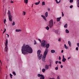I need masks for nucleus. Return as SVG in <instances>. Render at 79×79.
<instances>
[{
  "label": "nucleus",
  "mask_w": 79,
  "mask_h": 79,
  "mask_svg": "<svg viewBox=\"0 0 79 79\" xmlns=\"http://www.w3.org/2000/svg\"><path fill=\"white\" fill-rule=\"evenodd\" d=\"M22 53L23 55H26L28 53H32L33 52V50L31 47L28 45H26V44H24L21 47Z\"/></svg>",
  "instance_id": "obj_1"
},
{
  "label": "nucleus",
  "mask_w": 79,
  "mask_h": 79,
  "mask_svg": "<svg viewBox=\"0 0 79 79\" xmlns=\"http://www.w3.org/2000/svg\"><path fill=\"white\" fill-rule=\"evenodd\" d=\"M48 49L46 48L42 58V61H45V58L47 57V55L48 54Z\"/></svg>",
  "instance_id": "obj_2"
},
{
  "label": "nucleus",
  "mask_w": 79,
  "mask_h": 79,
  "mask_svg": "<svg viewBox=\"0 0 79 79\" xmlns=\"http://www.w3.org/2000/svg\"><path fill=\"white\" fill-rule=\"evenodd\" d=\"M8 14L9 21H10V22H11V21H12V18H13V16L11 15V12L9 10H8Z\"/></svg>",
  "instance_id": "obj_3"
},
{
  "label": "nucleus",
  "mask_w": 79,
  "mask_h": 79,
  "mask_svg": "<svg viewBox=\"0 0 79 79\" xmlns=\"http://www.w3.org/2000/svg\"><path fill=\"white\" fill-rule=\"evenodd\" d=\"M41 53V51L39 50L37 51V56L39 60H41L42 58V56L43 55L42 54H40Z\"/></svg>",
  "instance_id": "obj_4"
},
{
  "label": "nucleus",
  "mask_w": 79,
  "mask_h": 79,
  "mask_svg": "<svg viewBox=\"0 0 79 79\" xmlns=\"http://www.w3.org/2000/svg\"><path fill=\"white\" fill-rule=\"evenodd\" d=\"M48 26L50 28H52L53 26V19H51L49 21Z\"/></svg>",
  "instance_id": "obj_5"
},
{
  "label": "nucleus",
  "mask_w": 79,
  "mask_h": 79,
  "mask_svg": "<svg viewBox=\"0 0 79 79\" xmlns=\"http://www.w3.org/2000/svg\"><path fill=\"white\" fill-rule=\"evenodd\" d=\"M5 44V46L4 51L5 52H7L8 51V40H6Z\"/></svg>",
  "instance_id": "obj_6"
},
{
  "label": "nucleus",
  "mask_w": 79,
  "mask_h": 79,
  "mask_svg": "<svg viewBox=\"0 0 79 79\" xmlns=\"http://www.w3.org/2000/svg\"><path fill=\"white\" fill-rule=\"evenodd\" d=\"M45 45H46V44H45V41L44 40H42V43L41 44V46L42 47L45 48Z\"/></svg>",
  "instance_id": "obj_7"
},
{
  "label": "nucleus",
  "mask_w": 79,
  "mask_h": 79,
  "mask_svg": "<svg viewBox=\"0 0 79 79\" xmlns=\"http://www.w3.org/2000/svg\"><path fill=\"white\" fill-rule=\"evenodd\" d=\"M38 77H40V79H45V77L43 75L41 74H37Z\"/></svg>",
  "instance_id": "obj_8"
},
{
  "label": "nucleus",
  "mask_w": 79,
  "mask_h": 79,
  "mask_svg": "<svg viewBox=\"0 0 79 79\" xmlns=\"http://www.w3.org/2000/svg\"><path fill=\"white\" fill-rule=\"evenodd\" d=\"M50 65L46 64L45 66V68L46 70H48V69H49V66Z\"/></svg>",
  "instance_id": "obj_9"
},
{
  "label": "nucleus",
  "mask_w": 79,
  "mask_h": 79,
  "mask_svg": "<svg viewBox=\"0 0 79 79\" xmlns=\"http://www.w3.org/2000/svg\"><path fill=\"white\" fill-rule=\"evenodd\" d=\"M22 31V30L20 29H16L15 30V32H21Z\"/></svg>",
  "instance_id": "obj_10"
},
{
  "label": "nucleus",
  "mask_w": 79,
  "mask_h": 79,
  "mask_svg": "<svg viewBox=\"0 0 79 79\" xmlns=\"http://www.w3.org/2000/svg\"><path fill=\"white\" fill-rule=\"evenodd\" d=\"M49 47H50V44H47L46 45V44L45 47H46L47 49H48V48Z\"/></svg>",
  "instance_id": "obj_11"
},
{
  "label": "nucleus",
  "mask_w": 79,
  "mask_h": 79,
  "mask_svg": "<svg viewBox=\"0 0 79 79\" xmlns=\"http://www.w3.org/2000/svg\"><path fill=\"white\" fill-rule=\"evenodd\" d=\"M48 12H46L45 13V16L46 18H47L48 16Z\"/></svg>",
  "instance_id": "obj_12"
},
{
  "label": "nucleus",
  "mask_w": 79,
  "mask_h": 79,
  "mask_svg": "<svg viewBox=\"0 0 79 79\" xmlns=\"http://www.w3.org/2000/svg\"><path fill=\"white\" fill-rule=\"evenodd\" d=\"M68 44L70 47H71V42L69 41H68Z\"/></svg>",
  "instance_id": "obj_13"
},
{
  "label": "nucleus",
  "mask_w": 79,
  "mask_h": 79,
  "mask_svg": "<svg viewBox=\"0 0 79 79\" xmlns=\"http://www.w3.org/2000/svg\"><path fill=\"white\" fill-rule=\"evenodd\" d=\"M41 17H42V18H43V19H44L45 21H47V19L45 18V16H44L43 15H41Z\"/></svg>",
  "instance_id": "obj_14"
},
{
  "label": "nucleus",
  "mask_w": 79,
  "mask_h": 79,
  "mask_svg": "<svg viewBox=\"0 0 79 79\" xmlns=\"http://www.w3.org/2000/svg\"><path fill=\"white\" fill-rule=\"evenodd\" d=\"M61 17H60L57 18V22H59L60 21L61 19Z\"/></svg>",
  "instance_id": "obj_15"
},
{
  "label": "nucleus",
  "mask_w": 79,
  "mask_h": 79,
  "mask_svg": "<svg viewBox=\"0 0 79 79\" xmlns=\"http://www.w3.org/2000/svg\"><path fill=\"white\" fill-rule=\"evenodd\" d=\"M55 1L56 2V3H57V4H58V3H61V0H60L59 2L57 0H55Z\"/></svg>",
  "instance_id": "obj_16"
},
{
  "label": "nucleus",
  "mask_w": 79,
  "mask_h": 79,
  "mask_svg": "<svg viewBox=\"0 0 79 79\" xmlns=\"http://www.w3.org/2000/svg\"><path fill=\"white\" fill-rule=\"evenodd\" d=\"M77 6L79 7V0H77Z\"/></svg>",
  "instance_id": "obj_17"
},
{
  "label": "nucleus",
  "mask_w": 79,
  "mask_h": 79,
  "mask_svg": "<svg viewBox=\"0 0 79 79\" xmlns=\"http://www.w3.org/2000/svg\"><path fill=\"white\" fill-rule=\"evenodd\" d=\"M64 48H65V49H66L67 50H68V47H67L66 44H64Z\"/></svg>",
  "instance_id": "obj_18"
},
{
  "label": "nucleus",
  "mask_w": 79,
  "mask_h": 79,
  "mask_svg": "<svg viewBox=\"0 0 79 79\" xmlns=\"http://www.w3.org/2000/svg\"><path fill=\"white\" fill-rule=\"evenodd\" d=\"M40 1H39L38 2H36V3H35L36 5H37L40 4Z\"/></svg>",
  "instance_id": "obj_19"
},
{
  "label": "nucleus",
  "mask_w": 79,
  "mask_h": 79,
  "mask_svg": "<svg viewBox=\"0 0 79 79\" xmlns=\"http://www.w3.org/2000/svg\"><path fill=\"white\" fill-rule=\"evenodd\" d=\"M51 52L52 53H54L55 52V50H52L51 51Z\"/></svg>",
  "instance_id": "obj_20"
},
{
  "label": "nucleus",
  "mask_w": 79,
  "mask_h": 79,
  "mask_svg": "<svg viewBox=\"0 0 79 79\" xmlns=\"http://www.w3.org/2000/svg\"><path fill=\"white\" fill-rule=\"evenodd\" d=\"M68 27V24L67 23H66L64 26V28H67Z\"/></svg>",
  "instance_id": "obj_21"
},
{
  "label": "nucleus",
  "mask_w": 79,
  "mask_h": 79,
  "mask_svg": "<svg viewBox=\"0 0 79 79\" xmlns=\"http://www.w3.org/2000/svg\"><path fill=\"white\" fill-rule=\"evenodd\" d=\"M65 32L66 34H68L69 32V30H68L66 29L65 30Z\"/></svg>",
  "instance_id": "obj_22"
},
{
  "label": "nucleus",
  "mask_w": 79,
  "mask_h": 79,
  "mask_svg": "<svg viewBox=\"0 0 79 79\" xmlns=\"http://www.w3.org/2000/svg\"><path fill=\"white\" fill-rule=\"evenodd\" d=\"M66 58H65L62 59V61L64 63L65 61H66Z\"/></svg>",
  "instance_id": "obj_23"
},
{
  "label": "nucleus",
  "mask_w": 79,
  "mask_h": 79,
  "mask_svg": "<svg viewBox=\"0 0 79 79\" xmlns=\"http://www.w3.org/2000/svg\"><path fill=\"white\" fill-rule=\"evenodd\" d=\"M28 0H24V3L27 4V3H28Z\"/></svg>",
  "instance_id": "obj_24"
},
{
  "label": "nucleus",
  "mask_w": 79,
  "mask_h": 79,
  "mask_svg": "<svg viewBox=\"0 0 79 79\" xmlns=\"http://www.w3.org/2000/svg\"><path fill=\"white\" fill-rule=\"evenodd\" d=\"M26 12L24 11H23V13H22V14L23 16H25L26 15Z\"/></svg>",
  "instance_id": "obj_25"
},
{
  "label": "nucleus",
  "mask_w": 79,
  "mask_h": 79,
  "mask_svg": "<svg viewBox=\"0 0 79 79\" xmlns=\"http://www.w3.org/2000/svg\"><path fill=\"white\" fill-rule=\"evenodd\" d=\"M42 6L45 5V2H42Z\"/></svg>",
  "instance_id": "obj_26"
},
{
  "label": "nucleus",
  "mask_w": 79,
  "mask_h": 79,
  "mask_svg": "<svg viewBox=\"0 0 79 79\" xmlns=\"http://www.w3.org/2000/svg\"><path fill=\"white\" fill-rule=\"evenodd\" d=\"M46 29H47V30L48 31V30H49V29H50V28H49V27L48 26H47L45 28Z\"/></svg>",
  "instance_id": "obj_27"
},
{
  "label": "nucleus",
  "mask_w": 79,
  "mask_h": 79,
  "mask_svg": "<svg viewBox=\"0 0 79 79\" xmlns=\"http://www.w3.org/2000/svg\"><path fill=\"white\" fill-rule=\"evenodd\" d=\"M13 74H14V76H16V73H15V72L13 71L12 72Z\"/></svg>",
  "instance_id": "obj_28"
},
{
  "label": "nucleus",
  "mask_w": 79,
  "mask_h": 79,
  "mask_svg": "<svg viewBox=\"0 0 79 79\" xmlns=\"http://www.w3.org/2000/svg\"><path fill=\"white\" fill-rule=\"evenodd\" d=\"M46 69H43L42 70V71L43 73H45V71H46Z\"/></svg>",
  "instance_id": "obj_29"
},
{
  "label": "nucleus",
  "mask_w": 79,
  "mask_h": 79,
  "mask_svg": "<svg viewBox=\"0 0 79 79\" xmlns=\"http://www.w3.org/2000/svg\"><path fill=\"white\" fill-rule=\"evenodd\" d=\"M61 38H59L58 40V42H61Z\"/></svg>",
  "instance_id": "obj_30"
},
{
  "label": "nucleus",
  "mask_w": 79,
  "mask_h": 79,
  "mask_svg": "<svg viewBox=\"0 0 79 79\" xmlns=\"http://www.w3.org/2000/svg\"><path fill=\"white\" fill-rule=\"evenodd\" d=\"M12 26H15V22L13 21V23H12Z\"/></svg>",
  "instance_id": "obj_31"
},
{
  "label": "nucleus",
  "mask_w": 79,
  "mask_h": 79,
  "mask_svg": "<svg viewBox=\"0 0 79 79\" xmlns=\"http://www.w3.org/2000/svg\"><path fill=\"white\" fill-rule=\"evenodd\" d=\"M55 70H58V67H56L55 68Z\"/></svg>",
  "instance_id": "obj_32"
},
{
  "label": "nucleus",
  "mask_w": 79,
  "mask_h": 79,
  "mask_svg": "<svg viewBox=\"0 0 79 79\" xmlns=\"http://www.w3.org/2000/svg\"><path fill=\"white\" fill-rule=\"evenodd\" d=\"M52 31L53 32H55V33H56V30H55L54 29H52Z\"/></svg>",
  "instance_id": "obj_33"
},
{
  "label": "nucleus",
  "mask_w": 79,
  "mask_h": 79,
  "mask_svg": "<svg viewBox=\"0 0 79 79\" xmlns=\"http://www.w3.org/2000/svg\"><path fill=\"white\" fill-rule=\"evenodd\" d=\"M36 44H37V42H36V41H35V40H34V44L35 45Z\"/></svg>",
  "instance_id": "obj_34"
},
{
  "label": "nucleus",
  "mask_w": 79,
  "mask_h": 79,
  "mask_svg": "<svg viewBox=\"0 0 79 79\" xmlns=\"http://www.w3.org/2000/svg\"><path fill=\"white\" fill-rule=\"evenodd\" d=\"M70 3H73V0H70Z\"/></svg>",
  "instance_id": "obj_35"
},
{
  "label": "nucleus",
  "mask_w": 79,
  "mask_h": 79,
  "mask_svg": "<svg viewBox=\"0 0 79 79\" xmlns=\"http://www.w3.org/2000/svg\"><path fill=\"white\" fill-rule=\"evenodd\" d=\"M10 77L11 79L12 78V77L13 76V75H12L11 74H10Z\"/></svg>",
  "instance_id": "obj_36"
},
{
  "label": "nucleus",
  "mask_w": 79,
  "mask_h": 79,
  "mask_svg": "<svg viewBox=\"0 0 79 79\" xmlns=\"http://www.w3.org/2000/svg\"><path fill=\"white\" fill-rule=\"evenodd\" d=\"M38 40H39V42H42V40H41L40 39H38Z\"/></svg>",
  "instance_id": "obj_37"
},
{
  "label": "nucleus",
  "mask_w": 79,
  "mask_h": 79,
  "mask_svg": "<svg viewBox=\"0 0 79 79\" xmlns=\"http://www.w3.org/2000/svg\"><path fill=\"white\" fill-rule=\"evenodd\" d=\"M62 16L63 17V16H64V14L63 13V12H62Z\"/></svg>",
  "instance_id": "obj_38"
},
{
  "label": "nucleus",
  "mask_w": 79,
  "mask_h": 79,
  "mask_svg": "<svg viewBox=\"0 0 79 79\" xmlns=\"http://www.w3.org/2000/svg\"><path fill=\"white\" fill-rule=\"evenodd\" d=\"M73 5H71L70 6V8H73Z\"/></svg>",
  "instance_id": "obj_39"
},
{
  "label": "nucleus",
  "mask_w": 79,
  "mask_h": 79,
  "mask_svg": "<svg viewBox=\"0 0 79 79\" xmlns=\"http://www.w3.org/2000/svg\"><path fill=\"white\" fill-rule=\"evenodd\" d=\"M5 32H6V28L4 29V31L3 32V34H4V33H5Z\"/></svg>",
  "instance_id": "obj_40"
},
{
  "label": "nucleus",
  "mask_w": 79,
  "mask_h": 79,
  "mask_svg": "<svg viewBox=\"0 0 79 79\" xmlns=\"http://www.w3.org/2000/svg\"><path fill=\"white\" fill-rule=\"evenodd\" d=\"M77 45L78 47H79V43H77Z\"/></svg>",
  "instance_id": "obj_41"
},
{
  "label": "nucleus",
  "mask_w": 79,
  "mask_h": 79,
  "mask_svg": "<svg viewBox=\"0 0 79 79\" xmlns=\"http://www.w3.org/2000/svg\"><path fill=\"white\" fill-rule=\"evenodd\" d=\"M57 79H60V77L59 76H57Z\"/></svg>",
  "instance_id": "obj_42"
},
{
  "label": "nucleus",
  "mask_w": 79,
  "mask_h": 79,
  "mask_svg": "<svg viewBox=\"0 0 79 79\" xmlns=\"http://www.w3.org/2000/svg\"><path fill=\"white\" fill-rule=\"evenodd\" d=\"M58 61H56V62H55V63H56V64H58Z\"/></svg>",
  "instance_id": "obj_43"
},
{
  "label": "nucleus",
  "mask_w": 79,
  "mask_h": 79,
  "mask_svg": "<svg viewBox=\"0 0 79 79\" xmlns=\"http://www.w3.org/2000/svg\"><path fill=\"white\" fill-rule=\"evenodd\" d=\"M6 19H4V24H5V23H6Z\"/></svg>",
  "instance_id": "obj_44"
},
{
  "label": "nucleus",
  "mask_w": 79,
  "mask_h": 79,
  "mask_svg": "<svg viewBox=\"0 0 79 79\" xmlns=\"http://www.w3.org/2000/svg\"><path fill=\"white\" fill-rule=\"evenodd\" d=\"M76 50H77V51L78 50V47H76Z\"/></svg>",
  "instance_id": "obj_45"
},
{
  "label": "nucleus",
  "mask_w": 79,
  "mask_h": 79,
  "mask_svg": "<svg viewBox=\"0 0 79 79\" xmlns=\"http://www.w3.org/2000/svg\"><path fill=\"white\" fill-rule=\"evenodd\" d=\"M48 10L49 11H50V8H48Z\"/></svg>",
  "instance_id": "obj_46"
},
{
  "label": "nucleus",
  "mask_w": 79,
  "mask_h": 79,
  "mask_svg": "<svg viewBox=\"0 0 79 79\" xmlns=\"http://www.w3.org/2000/svg\"><path fill=\"white\" fill-rule=\"evenodd\" d=\"M58 63H59V64H61V61H59Z\"/></svg>",
  "instance_id": "obj_47"
},
{
  "label": "nucleus",
  "mask_w": 79,
  "mask_h": 79,
  "mask_svg": "<svg viewBox=\"0 0 79 79\" xmlns=\"http://www.w3.org/2000/svg\"><path fill=\"white\" fill-rule=\"evenodd\" d=\"M63 65H60L61 68H63Z\"/></svg>",
  "instance_id": "obj_48"
},
{
  "label": "nucleus",
  "mask_w": 79,
  "mask_h": 79,
  "mask_svg": "<svg viewBox=\"0 0 79 79\" xmlns=\"http://www.w3.org/2000/svg\"><path fill=\"white\" fill-rule=\"evenodd\" d=\"M11 3H14V2L13 1H11L10 2Z\"/></svg>",
  "instance_id": "obj_49"
},
{
  "label": "nucleus",
  "mask_w": 79,
  "mask_h": 79,
  "mask_svg": "<svg viewBox=\"0 0 79 79\" xmlns=\"http://www.w3.org/2000/svg\"><path fill=\"white\" fill-rule=\"evenodd\" d=\"M70 58H71V57H69L68 58V60H69V59Z\"/></svg>",
  "instance_id": "obj_50"
},
{
  "label": "nucleus",
  "mask_w": 79,
  "mask_h": 79,
  "mask_svg": "<svg viewBox=\"0 0 79 79\" xmlns=\"http://www.w3.org/2000/svg\"><path fill=\"white\" fill-rule=\"evenodd\" d=\"M62 57H63V59L65 58H64V55H63Z\"/></svg>",
  "instance_id": "obj_51"
},
{
  "label": "nucleus",
  "mask_w": 79,
  "mask_h": 79,
  "mask_svg": "<svg viewBox=\"0 0 79 79\" xmlns=\"http://www.w3.org/2000/svg\"><path fill=\"white\" fill-rule=\"evenodd\" d=\"M0 63H1V65H2V61H1V60H0Z\"/></svg>",
  "instance_id": "obj_52"
},
{
  "label": "nucleus",
  "mask_w": 79,
  "mask_h": 79,
  "mask_svg": "<svg viewBox=\"0 0 79 79\" xmlns=\"http://www.w3.org/2000/svg\"><path fill=\"white\" fill-rule=\"evenodd\" d=\"M59 59L61 60V57H60V56H59Z\"/></svg>",
  "instance_id": "obj_53"
},
{
  "label": "nucleus",
  "mask_w": 79,
  "mask_h": 79,
  "mask_svg": "<svg viewBox=\"0 0 79 79\" xmlns=\"http://www.w3.org/2000/svg\"><path fill=\"white\" fill-rule=\"evenodd\" d=\"M61 53H63V50H62L61 51Z\"/></svg>",
  "instance_id": "obj_54"
},
{
  "label": "nucleus",
  "mask_w": 79,
  "mask_h": 79,
  "mask_svg": "<svg viewBox=\"0 0 79 79\" xmlns=\"http://www.w3.org/2000/svg\"><path fill=\"white\" fill-rule=\"evenodd\" d=\"M7 37L8 38L9 37V35H7Z\"/></svg>",
  "instance_id": "obj_55"
},
{
  "label": "nucleus",
  "mask_w": 79,
  "mask_h": 79,
  "mask_svg": "<svg viewBox=\"0 0 79 79\" xmlns=\"http://www.w3.org/2000/svg\"><path fill=\"white\" fill-rule=\"evenodd\" d=\"M0 71H1V70H2V68H0Z\"/></svg>",
  "instance_id": "obj_56"
},
{
  "label": "nucleus",
  "mask_w": 79,
  "mask_h": 79,
  "mask_svg": "<svg viewBox=\"0 0 79 79\" xmlns=\"http://www.w3.org/2000/svg\"><path fill=\"white\" fill-rule=\"evenodd\" d=\"M33 5H34V4H33L32 5V6H33Z\"/></svg>",
  "instance_id": "obj_57"
},
{
  "label": "nucleus",
  "mask_w": 79,
  "mask_h": 79,
  "mask_svg": "<svg viewBox=\"0 0 79 79\" xmlns=\"http://www.w3.org/2000/svg\"><path fill=\"white\" fill-rule=\"evenodd\" d=\"M6 35H8V34H6Z\"/></svg>",
  "instance_id": "obj_58"
},
{
  "label": "nucleus",
  "mask_w": 79,
  "mask_h": 79,
  "mask_svg": "<svg viewBox=\"0 0 79 79\" xmlns=\"http://www.w3.org/2000/svg\"><path fill=\"white\" fill-rule=\"evenodd\" d=\"M57 67H58V65H57Z\"/></svg>",
  "instance_id": "obj_59"
},
{
  "label": "nucleus",
  "mask_w": 79,
  "mask_h": 79,
  "mask_svg": "<svg viewBox=\"0 0 79 79\" xmlns=\"http://www.w3.org/2000/svg\"><path fill=\"white\" fill-rule=\"evenodd\" d=\"M31 7H33V6H31Z\"/></svg>",
  "instance_id": "obj_60"
},
{
  "label": "nucleus",
  "mask_w": 79,
  "mask_h": 79,
  "mask_svg": "<svg viewBox=\"0 0 79 79\" xmlns=\"http://www.w3.org/2000/svg\"><path fill=\"white\" fill-rule=\"evenodd\" d=\"M59 23H61V22H60Z\"/></svg>",
  "instance_id": "obj_61"
},
{
  "label": "nucleus",
  "mask_w": 79,
  "mask_h": 79,
  "mask_svg": "<svg viewBox=\"0 0 79 79\" xmlns=\"http://www.w3.org/2000/svg\"><path fill=\"white\" fill-rule=\"evenodd\" d=\"M29 19V18H28L27 19Z\"/></svg>",
  "instance_id": "obj_62"
},
{
  "label": "nucleus",
  "mask_w": 79,
  "mask_h": 79,
  "mask_svg": "<svg viewBox=\"0 0 79 79\" xmlns=\"http://www.w3.org/2000/svg\"><path fill=\"white\" fill-rule=\"evenodd\" d=\"M50 66H51V64H50Z\"/></svg>",
  "instance_id": "obj_63"
},
{
  "label": "nucleus",
  "mask_w": 79,
  "mask_h": 79,
  "mask_svg": "<svg viewBox=\"0 0 79 79\" xmlns=\"http://www.w3.org/2000/svg\"><path fill=\"white\" fill-rule=\"evenodd\" d=\"M66 7H67V6H66Z\"/></svg>",
  "instance_id": "obj_64"
}]
</instances>
